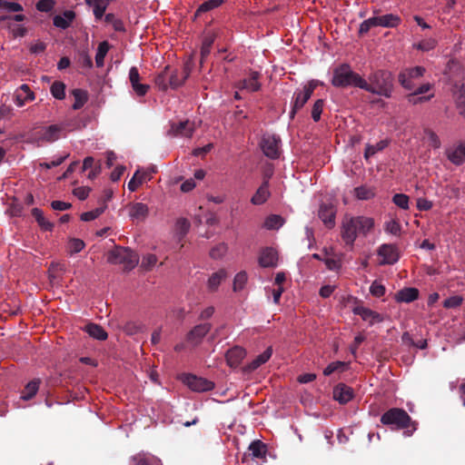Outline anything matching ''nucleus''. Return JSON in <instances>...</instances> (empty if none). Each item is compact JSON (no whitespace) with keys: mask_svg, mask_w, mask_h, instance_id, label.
I'll return each mask as SVG.
<instances>
[{"mask_svg":"<svg viewBox=\"0 0 465 465\" xmlns=\"http://www.w3.org/2000/svg\"><path fill=\"white\" fill-rule=\"evenodd\" d=\"M54 0H39L36 4V8L40 12H49L54 8Z\"/></svg>","mask_w":465,"mask_h":465,"instance_id":"obj_61","label":"nucleus"},{"mask_svg":"<svg viewBox=\"0 0 465 465\" xmlns=\"http://www.w3.org/2000/svg\"><path fill=\"white\" fill-rule=\"evenodd\" d=\"M195 130V124L189 120L173 123L170 132L175 136L191 137Z\"/></svg>","mask_w":465,"mask_h":465,"instance_id":"obj_15","label":"nucleus"},{"mask_svg":"<svg viewBox=\"0 0 465 465\" xmlns=\"http://www.w3.org/2000/svg\"><path fill=\"white\" fill-rule=\"evenodd\" d=\"M319 218L322 221L324 225L331 229L335 225V217H336V207L331 203H322L320 205L318 212Z\"/></svg>","mask_w":465,"mask_h":465,"instance_id":"obj_11","label":"nucleus"},{"mask_svg":"<svg viewBox=\"0 0 465 465\" xmlns=\"http://www.w3.org/2000/svg\"><path fill=\"white\" fill-rule=\"evenodd\" d=\"M333 399L341 404H346L354 397L353 390L345 383H339L333 388Z\"/></svg>","mask_w":465,"mask_h":465,"instance_id":"obj_16","label":"nucleus"},{"mask_svg":"<svg viewBox=\"0 0 465 465\" xmlns=\"http://www.w3.org/2000/svg\"><path fill=\"white\" fill-rule=\"evenodd\" d=\"M183 382L192 391L197 392H205L214 388V383L207 379L198 377L193 374H183Z\"/></svg>","mask_w":465,"mask_h":465,"instance_id":"obj_9","label":"nucleus"},{"mask_svg":"<svg viewBox=\"0 0 465 465\" xmlns=\"http://www.w3.org/2000/svg\"><path fill=\"white\" fill-rule=\"evenodd\" d=\"M215 35H208L204 37L201 46V64H203L205 58L210 54L212 45L214 42Z\"/></svg>","mask_w":465,"mask_h":465,"instance_id":"obj_40","label":"nucleus"},{"mask_svg":"<svg viewBox=\"0 0 465 465\" xmlns=\"http://www.w3.org/2000/svg\"><path fill=\"white\" fill-rule=\"evenodd\" d=\"M62 130L64 134L65 132H72L74 130H81L85 127V123L79 116H74L72 118H66L63 122L60 123Z\"/></svg>","mask_w":465,"mask_h":465,"instance_id":"obj_29","label":"nucleus"},{"mask_svg":"<svg viewBox=\"0 0 465 465\" xmlns=\"http://www.w3.org/2000/svg\"><path fill=\"white\" fill-rule=\"evenodd\" d=\"M153 171H141L137 170L132 179L128 183V189L131 192H135L140 185H142L144 182L150 181L152 179V173Z\"/></svg>","mask_w":465,"mask_h":465,"instance_id":"obj_22","label":"nucleus"},{"mask_svg":"<svg viewBox=\"0 0 465 465\" xmlns=\"http://www.w3.org/2000/svg\"><path fill=\"white\" fill-rule=\"evenodd\" d=\"M270 196L269 192V182L265 180L262 182L261 186L257 189L256 193L251 199V203L254 205H260L264 203Z\"/></svg>","mask_w":465,"mask_h":465,"instance_id":"obj_26","label":"nucleus"},{"mask_svg":"<svg viewBox=\"0 0 465 465\" xmlns=\"http://www.w3.org/2000/svg\"><path fill=\"white\" fill-rule=\"evenodd\" d=\"M64 136L60 124H51L39 133V140L46 143H54Z\"/></svg>","mask_w":465,"mask_h":465,"instance_id":"obj_13","label":"nucleus"},{"mask_svg":"<svg viewBox=\"0 0 465 465\" xmlns=\"http://www.w3.org/2000/svg\"><path fill=\"white\" fill-rule=\"evenodd\" d=\"M374 219L371 217L345 216L343 218L341 235L346 245L352 248L358 236L366 237L374 228Z\"/></svg>","mask_w":465,"mask_h":465,"instance_id":"obj_1","label":"nucleus"},{"mask_svg":"<svg viewBox=\"0 0 465 465\" xmlns=\"http://www.w3.org/2000/svg\"><path fill=\"white\" fill-rule=\"evenodd\" d=\"M84 241L80 239H72L70 242V249L71 252L77 253L80 252L84 248Z\"/></svg>","mask_w":465,"mask_h":465,"instance_id":"obj_64","label":"nucleus"},{"mask_svg":"<svg viewBox=\"0 0 465 465\" xmlns=\"http://www.w3.org/2000/svg\"><path fill=\"white\" fill-rule=\"evenodd\" d=\"M425 73L426 68L423 66L405 67L399 73L398 82L403 89L412 91L416 87V81L421 78Z\"/></svg>","mask_w":465,"mask_h":465,"instance_id":"obj_7","label":"nucleus"},{"mask_svg":"<svg viewBox=\"0 0 465 465\" xmlns=\"http://www.w3.org/2000/svg\"><path fill=\"white\" fill-rule=\"evenodd\" d=\"M249 455L255 459H264L267 454V446L262 441L253 440L248 448Z\"/></svg>","mask_w":465,"mask_h":465,"instance_id":"obj_30","label":"nucleus"},{"mask_svg":"<svg viewBox=\"0 0 465 465\" xmlns=\"http://www.w3.org/2000/svg\"><path fill=\"white\" fill-rule=\"evenodd\" d=\"M169 70L170 66H165L164 69L160 74H158L154 79L156 86L161 91H166L169 87Z\"/></svg>","mask_w":465,"mask_h":465,"instance_id":"obj_39","label":"nucleus"},{"mask_svg":"<svg viewBox=\"0 0 465 465\" xmlns=\"http://www.w3.org/2000/svg\"><path fill=\"white\" fill-rule=\"evenodd\" d=\"M106 8H107L106 0H102L101 3H98L94 7H93L94 15L95 18L101 19L104 16Z\"/></svg>","mask_w":465,"mask_h":465,"instance_id":"obj_62","label":"nucleus"},{"mask_svg":"<svg viewBox=\"0 0 465 465\" xmlns=\"http://www.w3.org/2000/svg\"><path fill=\"white\" fill-rule=\"evenodd\" d=\"M283 223H284V220L282 216L276 215V214H271L266 218V220L264 222V226L268 230H277L280 227H282L283 225Z\"/></svg>","mask_w":465,"mask_h":465,"instance_id":"obj_43","label":"nucleus"},{"mask_svg":"<svg viewBox=\"0 0 465 465\" xmlns=\"http://www.w3.org/2000/svg\"><path fill=\"white\" fill-rule=\"evenodd\" d=\"M71 94L74 98V103L72 105L74 110L81 109L86 104L89 98L88 92L84 89H73L71 91Z\"/></svg>","mask_w":465,"mask_h":465,"instance_id":"obj_33","label":"nucleus"},{"mask_svg":"<svg viewBox=\"0 0 465 465\" xmlns=\"http://www.w3.org/2000/svg\"><path fill=\"white\" fill-rule=\"evenodd\" d=\"M377 252L378 255L382 258L380 262L381 265L394 264L400 258L398 249L393 244H381Z\"/></svg>","mask_w":465,"mask_h":465,"instance_id":"obj_10","label":"nucleus"},{"mask_svg":"<svg viewBox=\"0 0 465 465\" xmlns=\"http://www.w3.org/2000/svg\"><path fill=\"white\" fill-rule=\"evenodd\" d=\"M374 17L376 20L377 26H381L385 28H394L398 26L401 23V17L393 14H387L384 15Z\"/></svg>","mask_w":465,"mask_h":465,"instance_id":"obj_27","label":"nucleus"},{"mask_svg":"<svg viewBox=\"0 0 465 465\" xmlns=\"http://www.w3.org/2000/svg\"><path fill=\"white\" fill-rule=\"evenodd\" d=\"M419 298V290L414 287H407L400 290L395 294L398 302H411Z\"/></svg>","mask_w":465,"mask_h":465,"instance_id":"obj_25","label":"nucleus"},{"mask_svg":"<svg viewBox=\"0 0 465 465\" xmlns=\"http://www.w3.org/2000/svg\"><path fill=\"white\" fill-rule=\"evenodd\" d=\"M109 51V44L106 41H104L99 44L96 55H95V63L97 67H102L104 65V61L106 54Z\"/></svg>","mask_w":465,"mask_h":465,"instance_id":"obj_44","label":"nucleus"},{"mask_svg":"<svg viewBox=\"0 0 465 465\" xmlns=\"http://www.w3.org/2000/svg\"><path fill=\"white\" fill-rule=\"evenodd\" d=\"M185 81L181 76V73L178 70H173L169 73V84L168 86L172 89H176L182 86Z\"/></svg>","mask_w":465,"mask_h":465,"instance_id":"obj_47","label":"nucleus"},{"mask_svg":"<svg viewBox=\"0 0 465 465\" xmlns=\"http://www.w3.org/2000/svg\"><path fill=\"white\" fill-rule=\"evenodd\" d=\"M447 158L455 165H461L465 162V142L460 143L456 147L446 151Z\"/></svg>","mask_w":465,"mask_h":465,"instance_id":"obj_20","label":"nucleus"},{"mask_svg":"<svg viewBox=\"0 0 465 465\" xmlns=\"http://www.w3.org/2000/svg\"><path fill=\"white\" fill-rule=\"evenodd\" d=\"M107 261L112 264H124L125 269L131 270L137 265L139 258L138 255L129 248L115 247L109 252Z\"/></svg>","mask_w":465,"mask_h":465,"instance_id":"obj_5","label":"nucleus"},{"mask_svg":"<svg viewBox=\"0 0 465 465\" xmlns=\"http://www.w3.org/2000/svg\"><path fill=\"white\" fill-rule=\"evenodd\" d=\"M226 252L227 245L225 243H220L210 251V256L213 259H220L226 253Z\"/></svg>","mask_w":465,"mask_h":465,"instance_id":"obj_58","label":"nucleus"},{"mask_svg":"<svg viewBox=\"0 0 465 465\" xmlns=\"http://www.w3.org/2000/svg\"><path fill=\"white\" fill-rule=\"evenodd\" d=\"M437 45V41L434 38H427L418 44L413 45V47L422 52H429L434 49Z\"/></svg>","mask_w":465,"mask_h":465,"instance_id":"obj_49","label":"nucleus"},{"mask_svg":"<svg viewBox=\"0 0 465 465\" xmlns=\"http://www.w3.org/2000/svg\"><path fill=\"white\" fill-rule=\"evenodd\" d=\"M259 265L262 268H274L278 262V252L272 247L262 248L258 258Z\"/></svg>","mask_w":465,"mask_h":465,"instance_id":"obj_12","label":"nucleus"},{"mask_svg":"<svg viewBox=\"0 0 465 465\" xmlns=\"http://www.w3.org/2000/svg\"><path fill=\"white\" fill-rule=\"evenodd\" d=\"M361 89L378 95L390 98L394 89L393 76L386 70H376L368 76V81L363 79Z\"/></svg>","mask_w":465,"mask_h":465,"instance_id":"obj_3","label":"nucleus"},{"mask_svg":"<svg viewBox=\"0 0 465 465\" xmlns=\"http://www.w3.org/2000/svg\"><path fill=\"white\" fill-rule=\"evenodd\" d=\"M224 0H208L201 4L195 11L194 17L221 6Z\"/></svg>","mask_w":465,"mask_h":465,"instance_id":"obj_38","label":"nucleus"},{"mask_svg":"<svg viewBox=\"0 0 465 465\" xmlns=\"http://www.w3.org/2000/svg\"><path fill=\"white\" fill-rule=\"evenodd\" d=\"M259 76L260 74L258 72H252L248 78L241 80L237 84V87L249 92H257L261 88V84L258 81Z\"/></svg>","mask_w":465,"mask_h":465,"instance_id":"obj_24","label":"nucleus"},{"mask_svg":"<svg viewBox=\"0 0 465 465\" xmlns=\"http://www.w3.org/2000/svg\"><path fill=\"white\" fill-rule=\"evenodd\" d=\"M0 8L6 9L9 12H21L24 10L20 4L7 0H0Z\"/></svg>","mask_w":465,"mask_h":465,"instance_id":"obj_57","label":"nucleus"},{"mask_svg":"<svg viewBox=\"0 0 465 465\" xmlns=\"http://www.w3.org/2000/svg\"><path fill=\"white\" fill-rule=\"evenodd\" d=\"M331 83L338 88L354 86L361 89L363 78L359 74L353 72L348 64H342L333 69Z\"/></svg>","mask_w":465,"mask_h":465,"instance_id":"obj_4","label":"nucleus"},{"mask_svg":"<svg viewBox=\"0 0 465 465\" xmlns=\"http://www.w3.org/2000/svg\"><path fill=\"white\" fill-rule=\"evenodd\" d=\"M52 95L58 100L65 97V84L61 81H54L50 88Z\"/></svg>","mask_w":465,"mask_h":465,"instance_id":"obj_46","label":"nucleus"},{"mask_svg":"<svg viewBox=\"0 0 465 465\" xmlns=\"http://www.w3.org/2000/svg\"><path fill=\"white\" fill-rule=\"evenodd\" d=\"M324 104L325 102L323 99H318L314 102L311 112L312 118L314 122L320 121Z\"/></svg>","mask_w":465,"mask_h":465,"instance_id":"obj_53","label":"nucleus"},{"mask_svg":"<svg viewBox=\"0 0 465 465\" xmlns=\"http://www.w3.org/2000/svg\"><path fill=\"white\" fill-rule=\"evenodd\" d=\"M433 96V94L429 95H421L411 91V93L406 95V100L409 104L416 105L430 101Z\"/></svg>","mask_w":465,"mask_h":465,"instance_id":"obj_45","label":"nucleus"},{"mask_svg":"<svg viewBox=\"0 0 465 465\" xmlns=\"http://www.w3.org/2000/svg\"><path fill=\"white\" fill-rule=\"evenodd\" d=\"M281 139L275 134H265L262 135L260 146L268 158L277 159L280 156Z\"/></svg>","mask_w":465,"mask_h":465,"instance_id":"obj_8","label":"nucleus"},{"mask_svg":"<svg viewBox=\"0 0 465 465\" xmlns=\"http://www.w3.org/2000/svg\"><path fill=\"white\" fill-rule=\"evenodd\" d=\"M245 354L244 349L235 346L226 352V361L230 367L236 368L241 364Z\"/></svg>","mask_w":465,"mask_h":465,"instance_id":"obj_23","label":"nucleus"},{"mask_svg":"<svg viewBox=\"0 0 465 465\" xmlns=\"http://www.w3.org/2000/svg\"><path fill=\"white\" fill-rule=\"evenodd\" d=\"M410 198L404 193H396L392 197V203L402 210H408Z\"/></svg>","mask_w":465,"mask_h":465,"instance_id":"obj_51","label":"nucleus"},{"mask_svg":"<svg viewBox=\"0 0 465 465\" xmlns=\"http://www.w3.org/2000/svg\"><path fill=\"white\" fill-rule=\"evenodd\" d=\"M129 80L132 84V87L135 94L139 96H143L149 90V85L144 84H140V74L137 67L133 66L129 71Z\"/></svg>","mask_w":465,"mask_h":465,"instance_id":"obj_18","label":"nucleus"},{"mask_svg":"<svg viewBox=\"0 0 465 465\" xmlns=\"http://www.w3.org/2000/svg\"><path fill=\"white\" fill-rule=\"evenodd\" d=\"M352 312L361 316L363 321L368 322L371 325L376 322H381L384 320L381 314L363 306L354 307Z\"/></svg>","mask_w":465,"mask_h":465,"instance_id":"obj_17","label":"nucleus"},{"mask_svg":"<svg viewBox=\"0 0 465 465\" xmlns=\"http://www.w3.org/2000/svg\"><path fill=\"white\" fill-rule=\"evenodd\" d=\"M90 191L91 189L89 187L82 186L74 189L73 193L79 200L83 201L88 197Z\"/></svg>","mask_w":465,"mask_h":465,"instance_id":"obj_63","label":"nucleus"},{"mask_svg":"<svg viewBox=\"0 0 465 465\" xmlns=\"http://www.w3.org/2000/svg\"><path fill=\"white\" fill-rule=\"evenodd\" d=\"M106 207H107V205L104 204V205L95 208L94 210L83 213L81 214V220L84 222L93 221V220L96 219L98 216H100L104 212Z\"/></svg>","mask_w":465,"mask_h":465,"instance_id":"obj_48","label":"nucleus"},{"mask_svg":"<svg viewBox=\"0 0 465 465\" xmlns=\"http://www.w3.org/2000/svg\"><path fill=\"white\" fill-rule=\"evenodd\" d=\"M247 273L245 272H238L235 277H234V280H233V291L234 292H239L241 290L243 289V287L245 286L246 282H247Z\"/></svg>","mask_w":465,"mask_h":465,"instance_id":"obj_52","label":"nucleus"},{"mask_svg":"<svg viewBox=\"0 0 465 465\" xmlns=\"http://www.w3.org/2000/svg\"><path fill=\"white\" fill-rule=\"evenodd\" d=\"M454 96L459 106H465V82L454 86Z\"/></svg>","mask_w":465,"mask_h":465,"instance_id":"obj_50","label":"nucleus"},{"mask_svg":"<svg viewBox=\"0 0 465 465\" xmlns=\"http://www.w3.org/2000/svg\"><path fill=\"white\" fill-rule=\"evenodd\" d=\"M157 262V257L154 254L149 253L143 257L141 266L146 271H150Z\"/></svg>","mask_w":465,"mask_h":465,"instance_id":"obj_56","label":"nucleus"},{"mask_svg":"<svg viewBox=\"0 0 465 465\" xmlns=\"http://www.w3.org/2000/svg\"><path fill=\"white\" fill-rule=\"evenodd\" d=\"M40 383L41 381L39 379H35L29 381L21 392V399L24 401H29L34 398L39 390Z\"/></svg>","mask_w":465,"mask_h":465,"instance_id":"obj_35","label":"nucleus"},{"mask_svg":"<svg viewBox=\"0 0 465 465\" xmlns=\"http://www.w3.org/2000/svg\"><path fill=\"white\" fill-rule=\"evenodd\" d=\"M272 347H268L262 353L258 355L254 360H252L248 366L246 367V370L248 371H253L256 369H258L261 365L264 364L269 361V359L272 357Z\"/></svg>","mask_w":465,"mask_h":465,"instance_id":"obj_31","label":"nucleus"},{"mask_svg":"<svg viewBox=\"0 0 465 465\" xmlns=\"http://www.w3.org/2000/svg\"><path fill=\"white\" fill-rule=\"evenodd\" d=\"M462 297L455 295L446 299L443 302V306L447 309L457 308L462 303Z\"/></svg>","mask_w":465,"mask_h":465,"instance_id":"obj_60","label":"nucleus"},{"mask_svg":"<svg viewBox=\"0 0 465 465\" xmlns=\"http://www.w3.org/2000/svg\"><path fill=\"white\" fill-rule=\"evenodd\" d=\"M129 216L133 221L143 222L149 214V208L143 203H133L128 205Z\"/></svg>","mask_w":465,"mask_h":465,"instance_id":"obj_19","label":"nucleus"},{"mask_svg":"<svg viewBox=\"0 0 465 465\" xmlns=\"http://www.w3.org/2000/svg\"><path fill=\"white\" fill-rule=\"evenodd\" d=\"M385 286L378 281H374L370 287V292L371 295L378 298L383 296L385 294Z\"/></svg>","mask_w":465,"mask_h":465,"instance_id":"obj_55","label":"nucleus"},{"mask_svg":"<svg viewBox=\"0 0 465 465\" xmlns=\"http://www.w3.org/2000/svg\"><path fill=\"white\" fill-rule=\"evenodd\" d=\"M355 196L359 200H370L375 196V191L371 187L359 186L354 189Z\"/></svg>","mask_w":465,"mask_h":465,"instance_id":"obj_41","label":"nucleus"},{"mask_svg":"<svg viewBox=\"0 0 465 465\" xmlns=\"http://www.w3.org/2000/svg\"><path fill=\"white\" fill-rule=\"evenodd\" d=\"M350 362L346 361H333L331 362L323 371L325 376H330L334 372H343L349 369Z\"/></svg>","mask_w":465,"mask_h":465,"instance_id":"obj_37","label":"nucleus"},{"mask_svg":"<svg viewBox=\"0 0 465 465\" xmlns=\"http://www.w3.org/2000/svg\"><path fill=\"white\" fill-rule=\"evenodd\" d=\"M15 103L17 106H23L26 102L35 100V94L25 84H22L14 94Z\"/></svg>","mask_w":465,"mask_h":465,"instance_id":"obj_21","label":"nucleus"},{"mask_svg":"<svg viewBox=\"0 0 465 465\" xmlns=\"http://www.w3.org/2000/svg\"><path fill=\"white\" fill-rule=\"evenodd\" d=\"M385 231L393 235H399L401 231V226L400 223L396 220H391L385 224Z\"/></svg>","mask_w":465,"mask_h":465,"instance_id":"obj_59","label":"nucleus"},{"mask_svg":"<svg viewBox=\"0 0 465 465\" xmlns=\"http://www.w3.org/2000/svg\"><path fill=\"white\" fill-rule=\"evenodd\" d=\"M132 465H163L161 460L151 454L138 453L132 457Z\"/></svg>","mask_w":465,"mask_h":465,"instance_id":"obj_28","label":"nucleus"},{"mask_svg":"<svg viewBox=\"0 0 465 465\" xmlns=\"http://www.w3.org/2000/svg\"><path fill=\"white\" fill-rule=\"evenodd\" d=\"M227 277L225 270L221 269L216 272H213L208 279L207 287L212 292H216L222 281Z\"/></svg>","mask_w":465,"mask_h":465,"instance_id":"obj_34","label":"nucleus"},{"mask_svg":"<svg viewBox=\"0 0 465 465\" xmlns=\"http://www.w3.org/2000/svg\"><path fill=\"white\" fill-rule=\"evenodd\" d=\"M388 142L386 140H381L376 144H367L364 152L365 159H369L371 156L374 155L376 153L382 151L384 148L388 146Z\"/></svg>","mask_w":465,"mask_h":465,"instance_id":"obj_42","label":"nucleus"},{"mask_svg":"<svg viewBox=\"0 0 465 465\" xmlns=\"http://www.w3.org/2000/svg\"><path fill=\"white\" fill-rule=\"evenodd\" d=\"M317 80L308 82L302 89H297L292 95V109L290 111V118L293 119L299 110H301L312 95L314 90L318 86Z\"/></svg>","mask_w":465,"mask_h":465,"instance_id":"obj_6","label":"nucleus"},{"mask_svg":"<svg viewBox=\"0 0 465 465\" xmlns=\"http://www.w3.org/2000/svg\"><path fill=\"white\" fill-rule=\"evenodd\" d=\"M211 323H202L194 326L186 335V341L193 345L201 343L205 335L211 331Z\"/></svg>","mask_w":465,"mask_h":465,"instance_id":"obj_14","label":"nucleus"},{"mask_svg":"<svg viewBox=\"0 0 465 465\" xmlns=\"http://www.w3.org/2000/svg\"><path fill=\"white\" fill-rule=\"evenodd\" d=\"M85 331L91 337L99 341H104L108 336L104 329L96 323L87 324L85 326Z\"/></svg>","mask_w":465,"mask_h":465,"instance_id":"obj_36","label":"nucleus"},{"mask_svg":"<svg viewBox=\"0 0 465 465\" xmlns=\"http://www.w3.org/2000/svg\"><path fill=\"white\" fill-rule=\"evenodd\" d=\"M74 16L75 14L73 11H65L63 15H55L54 17V25L61 29H66L70 26Z\"/></svg>","mask_w":465,"mask_h":465,"instance_id":"obj_32","label":"nucleus"},{"mask_svg":"<svg viewBox=\"0 0 465 465\" xmlns=\"http://www.w3.org/2000/svg\"><path fill=\"white\" fill-rule=\"evenodd\" d=\"M376 26H377V24H376L375 17L374 16L370 17L369 19L364 20L360 25L359 35H363L367 34L371 28L376 27Z\"/></svg>","mask_w":465,"mask_h":465,"instance_id":"obj_54","label":"nucleus"},{"mask_svg":"<svg viewBox=\"0 0 465 465\" xmlns=\"http://www.w3.org/2000/svg\"><path fill=\"white\" fill-rule=\"evenodd\" d=\"M381 422L393 430H403V435L411 437L417 430L418 422L401 408H391L381 416Z\"/></svg>","mask_w":465,"mask_h":465,"instance_id":"obj_2","label":"nucleus"}]
</instances>
